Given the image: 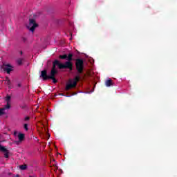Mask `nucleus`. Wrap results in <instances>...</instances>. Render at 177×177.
<instances>
[{
	"label": "nucleus",
	"mask_w": 177,
	"mask_h": 177,
	"mask_svg": "<svg viewBox=\"0 0 177 177\" xmlns=\"http://www.w3.org/2000/svg\"><path fill=\"white\" fill-rule=\"evenodd\" d=\"M17 64H19V66L21 65V64H23V59H21V58L18 59L17 60Z\"/></svg>",
	"instance_id": "f8f14e48"
},
{
	"label": "nucleus",
	"mask_w": 177,
	"mask_h": 177,
	"mask_svg": "<svg viewBox=\"0 0 177 177\" xmlns=\"http://www.w3.org/2000/svg\"><path fill=\"white\" fill-rule=\"evenodd\" d=\"M20 169H21L22 171H24V169H27V165H21L19 166Z\"/></svg>",
	"instance_id": "ddd939ff"
},
{
	"label": "nucleus",
	"mask_w": 177,
	"mask_h": 177,
	"mask_svg": "<svg viewBox=\"0 0 177 177\" xmlns=\"http://www.w3.org/2000/svg\"><path fill=\"white\" fill-rule=\"evenodd\" d=\"M76 68L81 74L82 73V71L84 70V62L82 59H77L76 61Z\"/></svg>",
	"instance_id": "39448f33"
},
{
	"label": "nucleus",
	"mask_w": 177,
	"mask_h": 177,
	"mask_svg": "<svg viewBox=\"0 0 177 177\" xmlns=\"http://www.w3.org/2000/svg\"><path fill=\"white\" fill-rule=\"evenodd\" d=\"M19 85V86H20V84H18Z\"/></svg>",
	"instance_id": "aec40b11"
},
{
	"label": "nucleus",
	"mask_w": 177,
	"mask_h": 177,
	"mask_svg": "<svg viewBox=\"0 0 177 177\" xmlns=\"http://www.w3.org/2000/svg\"><path fill=\"white\" fill-rule=\"evenodd\" d=\"M41 77L43 78V80H48L49 78V76L46 75V71H41Z\"/></svg>",
	"instance_id": "0eeeda50"
},
{
	"label": "nucleus",
	"mask_w": 177,
	"mask_h": 177,
	"mask_svg": "<svg viewBox=\"0 0 177 177\" xmlns=\"http://www.w3.org/2000/svg\"><path fill=\"white\" fill-rule=\"evenodd\" d=\"M105 85L106 86H111V85H113V81H111V80H108L106 81L105 82Z\"/></svg>",
	"instance_id": "6e6552de"
},
{
	"label": "nucleus",
	"mask_w": 177,
	"mask_h": 177,
	"mask_svg": "<svg viewBox=\"0 0 177 177\" xmlns=\"http://www.w3.org/2000/svg\"><path fill=\"white\" fill-rule=\"evenodd\" d=\"M3 68L6 71L7 74H10V71L13 70V67L9 64L3 65Z\"/></svg>",
	"instance_id": "423d86ee"
},
{
	"label": "nucleus",
	"mask_w": 177,
	"mask_h": 177,
	"mask_svg": "<svg viewBox=\"0 0 177 177\" xmlns=\"http://www.w3.org/2000/svg\"><path fill=\"white\" fill-rule=\"evenodd\" d=\"M5 84H6L7 85H10V80H9V78H6Z\"/></svg>",
	"instance_id": "4468645a"
},
{
	"label": "nucleus",
	"mask_w": 177,
	"mask_h": 177,
	"mask_svg": "<svg viewBox=\"0 0 177 177\" xmlns=\"http://www.w3.org/2000/svg\"><path fill=\"white\" fill-rule=\"evenodd\" d=\"M14 135L16 136V135H17V132H15V133H14Z\"/></svg>",
	"instance_id": "a211bd4d"
},
{
	"label": "nucleus",
	"mask_w": 177,
	"mask_h": 177,
	"mask_svg": "<svg viewBox=\"0 0 177 177\" xmlns=\"http://www.w3.org/2000/svg\"><path fill=\"white\" fill-rule=\"evenodd\" d=\"M29 118H28V117L25 118L26 121H27L28 120H29Z\"/></svg>",
	"instance_id": "f3484780"
},
{
	"label": "nucleus",
	"mask_w": 177,
	"mask_h": 177,
	"mask_svg": "<svg viewBox=\"0 0 177 177\" xmlns=\"http://www.w3.org/2000/svg\"><path fill=\"white\" fill-rule=\"evenodd\" d=\"M80 80H81V76L80 75H76L74 79L69 80L66 84V91L71 89V88H75Z\"/></svg>",
	"instance_id": "f03ea898"
},
{
	"label": "nucleus",
	"mask_w": 177,
	"mask_h": 177,
	"mask_svg": "<svg viewBox=\"0 0 177 177\" xmlns=\"http://www.w3.org/2000/svg\"><path fill=\"white\" fill-rule=\"evenodd\" d=\"M60 59H67V55H59Z\"/></svg>",
	"instance_id": "2eb2a0df"
},
{
	"label": "nucleus",
	"mask_w": 177,
	"mask_h": 177,
	"mask_svg": "<svg viewBox=\"0 0 177 177\" xmlns=\"http://www.w3.org/2000/svg\"><path fill=\"white\" fill-rule=\"evenodd\" d=\"M6 102L7 104L5 106V107L0 109V115L6 114V113H8V110L10 109V96L7 95L6 97Z\"/></svg>",
	"instance_id": "7ed1b4c3"
},
{
	"label": "nucleus",
	"mask_w": 177,
	"mask_h": 177,
	"mask_svg": "<svg viewBox=\"0 0 177 177\" xmlns=\"http://www.w3.org/2000/svg\"><path fill=\"white\" fill-rule=\"evenodd\" d=\"M72 59H73V55L69 54L68 55H66V60H68L69 62H68L71 63V60H72Z\"/></svg>",
	"instance_id": "9b49d317"
},
{
	"label": "nucleus",
	"mask_w": 177,
	"mask_h": 177,
	"mask_svg": "<svg viewBox=\"0 0 177 177\" xmlns=\"http://www.w3.org/2000/svg\"><path fill=\"white\" fill-rule=\"evenodd\" d=\"M26 27L30 31H32V32H34L35 30V28L38 27V24L35 22V19H30L28 24L26 25Z\"/></svg>",
	"instance_id": "20e7f679"
},
{
	"label": "nucleus",
	"mask_w": 177,
	"mask_h": 177,
	"mask_svg": "<svg viewBox=\"0 0 177 177\" xmlns=\"http://www.w3.org/2000/svg\"><path fill=\"white\" fill-rule=\"evenodd\" d=\"M50 167H57L56 166V160H55V159H51L50 160Z\"/></svg>",
	"instance_id": "9d476101"
},
{
	"label": "nucleus",
	"mask_w": 177,
	"mask_h": 177,
	"mask_svg": "<svg viewBox=\"0 0 177 177\" xmlns=\"http://www.w3.org/2000/svg\"><path fill=\"white\" fill-rule=\"evenodd\" d=\"M17 136H18V139L20 140V142H21V140H23V139H24V135L23 133H19Z\"/></svg>",
	"instance_id": "1a4fd4ad"
},
{
	"label": "nucleus",
	"mask_w": 177,
	"mask_h": 177,
	"mask_svg": "<svg viewBox=\"0 0 177 177\" xmlns=\"http://www.w3.org/2000/svg\"><path fill=\"white\" fill-rule=\"evenodd\" d=\"M56 66H58L59 68H69V70H73V64L71 62H65L64 64L60 63L58 60H55L53 64V68L51 70L50 75H49V78L53 80V82L56 84L57 80L55 78V75L57 73V71L56 70Z\"/></svg>",
	"instance_id": "f257e3e1"
},
{
	"label": "nucleus",
	"mask_w": 177,
	"mask_h": 177,
	"mask_svg": "<svg viewBox=\"0 0 177 177\" xmlns=\"http://www.w3.org/2000/svg\"><path fill=\"white\" fill-rule=\"evenodd\" d=\"M24 128H25L26 131H28V128L27 124H24Z\"/></svg>",
	"instance_id": "dca6fc26"
},
{
	"label": "nucleus",
	"mask_w": 177,
	"mask_h": 177,
	"mask_svg": "<svg viewBox=\"0 0 177 177\" xmlns=\"http://www.w3.org/2000/svg\"><path fill=\"white\" fill-rule=\"evenodd\" d=\"M55 169H57V167H55Z\"/></svg>",
	"instance_id": "6ab92c4d"
}]
</instances>
